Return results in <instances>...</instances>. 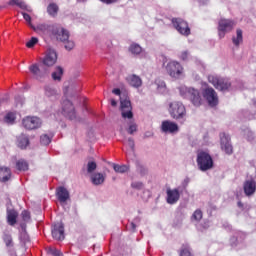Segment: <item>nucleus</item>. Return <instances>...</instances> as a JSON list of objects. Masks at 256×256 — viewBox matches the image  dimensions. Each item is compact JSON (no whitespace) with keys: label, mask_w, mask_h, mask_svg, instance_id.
<instances>
[{"label":"nucleus","mask_w":256,"mask_h":256,"mask_svg":"<svg viewBox=\"0 0 256 256\" xmlns=\"http://www.w3.org/2000/svg\"><path fill=\"white\" fill-rule=\"evenodd\" d=\"M243 190L246 197H251V195H255L256 191V182L253 179L246 180L243 184Z\"/></svg>","instance_id":"6ab92c4d"},{"label":"nucleus","mask_w":256,"mask_h":256,"mask_svg":"<svg viewBox=\"0 0 256 256\" xmlns=\"http://www.w3.org/2000/svg\"><path fill=\"white\" fill-rule=\"evenodd\" d=\"M202 96L207 101L209 107H217L219 105V95L213 87H206L202 90Z\"/></svg>","instance_id":"20e7f679"},{"label":"nucleus","mask_w":256,"mask_h":256,"mask_svg":"<svg viewBox=\"0 0 256 256\" xmlns=\"http://www.w3.org/2000/svg\"><path fill=\"white\" fill-rule=\"evenodd\" d=\"M183 71V65H181V63L178 61L173 60L168 62L166 65V72L168 75H170V77H173L174 79H179V77L183 75Z\"/></svg>","instance_id":"39448f33"},{"label":"nucleus","mask_w":256,"mask_h":256,"mask_svg":"<svg viewBox=\"0 0 256 256\" xmlns=\"http://www.w3.org/2000/svg\"><path fill=\"white\" fill-rule=\"evenodd\" d=\"M220 145L222 151L226 153V155H233V145H231V137L226 135L225 132L220 133Z\"/></svg>","instance_id":"ddd939ff"},{"label":"nucleus","mask_w":256,"mask_h":256,"mask_svg":"<svg viewBox=\"0 0 256 256\" xmlns=\"http://www.w3.org/2000/svg\"><path fill=\"white\" fill-rule=\"evenodd\" d=\"M22 219L23 221H29V219H31V214L29 213V211L24 210L22 212Z\"/></svg>","instance_id":"c03bdc74"},{"label":"nucleus","mask_w":256,"mask_h":256,"mask_svg":"<svg viewBox=\"0 0 256 256\" xmlns=\"http://www.w3.org/2000/svg\"><path fill=\"white\" fill-rule=\"evenodd\" d=\"M232 43L235 47H239L243 43V30L239 28L236 30V36L232 37Z\"/></svg>","instance_id":"b1692460"},{"label":"nucleus","mask_w":256,"mask_h":256,"mask_svg":"<svg viewBox=\"0 0 256 256\" xmlns=\"http://www.w3.org/2000/svg\"><path fill=\"white\" fill-rule=\"evenodd\" d=\"M161 130L163 133H177V131H179V126L175 122L165 120L162 122Z\"/></svg>","instance_id":"a211bd4d"},{"label":"nucleus","mask_w":256,"mask_h":256,"mask_svg":"<svg viewBox=\"0 0 256 256\" xmlns=\"http://www.w3.org/2000/svg\"><path fill=\"white\" fill-rule=\"evenodd\" d=\"M188 57H189V52H188V51H183V52L180 54V59H181L182 61H187Z\"/></svg>","instance_id":"09e8293b"},{"label":"nucleus","mask_w":256,"mask_h":256,"mask_svg":"<svg viewBox=\"0 0 256 256\" xmlns=\"http://www.w3.org/2000/svg\"><path fill=\"white\" fill-rule=\"evenodd\" d=\"M79 1H85V0H79Z\"/></svg>","instance_id":"13d9d810"},{"label":"nucleus","mask_w":256,"mask_h":256,"mask_svg":"<svg viewBox=\"0 0 256 256\" xmlns=\"http://www.w3.org/2000/svg\"><path fill=\"white\" fill-rule=\"evenodd\" d=\"M196 163L200 171H209V169H213V157H211L210 153L203 150L197 153Z\"/></svg>","instance_id":"f257e3e1"},{"label":"nucleus","mask_w":256,"mask_h":256,"mask_svg":"<svg viewBox=\"0 0 256 256\" xmlns=\"http://www.w3.org/2000/svg\"><path fill=\"white\" fill-rule=\"evenodd\" d=\"M46 253L51 256H63V252L55 247L46 248Z\"/></svg>","instance_id":"473e14b6"},{"label":"nucleus","mask_w":256,"mask_h":256,"mask_svg":"<svg viewBox=\"0 0 256 256\" xmlns=\"http://www.w3.org/2000/svg\"><path fill=\"white\" fill-rule=\"evenodd\" d=\"M22 125L24 129H27L28 131H33L35 129H39L41 125H43V122L41 121V118L37 116H26L22 120Z\"/></svg>","instance_id":"6e6552de"},{"label":"nucleus","mask_w":256,"mask_h":256,"mask_svg":"<svg viewBox=\"0 0 256 256\" xmlns=\"http://www.w3.org/2000/svg\"><path fill=\"white\" fill-rule=\"evenodd\" d=\"M23 19L27 21V23L30 25V27H33V24H31V15L22 12Z\"/></svg>","instance_id":"a18cd8bd"},{"label":"nucleus","mask_w":256,"mask_h":256,"mask_svg":"<svg viewBox=\"0 0 256 256\" xmlns=\"http://www.w3.org/2000/svg\"><path fill=\"white\" fill-rule=\"evenodd\" d=\"M62 115H64V117H67L68 119H71V120L77 117L73 102L67 99L62 102Z\"/></svg>","instance_id":"f8f14e48"},{"label":"nucleus","mask_w":256,"mask_h":256,"mask_svg":"<svg viewBox=\"0 0 256 256\" xmlns=\"http://www.w3.org/2000/svg\"><path fill=\"white\" fill-rule=\"evenodd\" d=\"M166 201L169 205H175V203H177V201H179V199H181V193L179 192V189L174 188H168L166 191Z\"/></svg>","instance_id":"dca6fc26"},{"label":"nucleus","mask_w":256,"mask_h":256,"mask_svg":"<svg viewBox=\"0 0 256 256\" xmlns=\"http://www.w3.org/2000/svg\"><path fill=\"white\" fill-rule=\"evenodd\" d=\"M127 82L129 83V85H131V87H135L136 89H139V87H141V85H143V80H141V77L132 74L129 75L126 78Z\"/></svg>","instance_id":"412c9836"},{"label":"nucleus","mask_w":256,"mask_h":256,"mask_svg":"<svg viewBox=\"0 0 256 256\" xmlns=\"http://www.w3.org/2000/svg\"><path fill=\"white\" fill-rule=\"evenodd\" d=\"M180 256H193L191 253V248H189L187 245H183L180 250Z\"/></svg>","instance_id":"4c0bfd02"},{"label":"nucleus","mask_w":256,"mask_h":256,"mask_svg":"<svg viewBox=\"0 0 256 256\" xmlns=\"http://www.w3.org/2000/svg\"><path fill=\"white\" fill-rule=\"evenodd\" d=\"M128 145L131 149H135V141L132 138L128 139Z\"/></svg>","instance_id":"3c124183"},{"label":"nucleus","mask_w":256,"mask_h":256,"mask_svg":"<svg viewBox=\"0 0 256 256\" xmlns=\"http://www.w3.org/2000/svg\"><path fill=\"white\" fill-rule=\"evenodd\" d=\"M56 196H57L58 201H60V203H65L68 201V199L70 197L69 190H67V188L61 186L57 189Z\"/></svg>","instance_id":"aec40b11"},{"label":"nucleus","mask_w":256,"mask_h":256,"mask_svg":"<svg viewBox=\"0 0 256 256\" xmlns=\"http://www.w3.org/2000/svg\"><path fill=\"white\" fill-rule=\"evenodd\" d=\"M208 81L218 91H229V89L231 88V82L227 78L210 75L208 76Z\"/></svg>","instance_id":"7ed1b4c3"},{"label":"nucleus","mask_w":256,"mask_h":256,"mask_svg":"<svg viewBox=\"0 0 256 256\" xmlns=\"http://www.w3.org/2000/svg\"><path fill=\"white\" fill-rule=\"evenodd\" d=\"M130 225H131V227H132V231H135V229L137 228V226L135 225V223L132 222Z\"/></svg>","instance_id":"5fc2aeb1"},{"label":"nucleus","mask_w":256,"mask_h":256,"mask_svg":"<svg viewBox=\"0 0 256 256\" xmlns=\"http://www.w3.org/2000/svg\"><path fill=\"white\" fill-rule=\"evenodd\" d=\"M16 169L18 171H29V163L24 159H20L16 162Z\"/></svg>","instance_id":"c85d7f7f"},{"label":"nucleus","mask_w":256,"mask_h":256,"mask_svg":"<svg viewBox=\"0 0 256 256\" xmlns=\"http://www.w3.org/2000/svg\"><path fill=\"white\" fill-rule=\"evenodd\" d=\"M137 129H138V126H137V123L135 122H130L129 123V126L127 128V133L129 135H133V133H137Z\"/></svg>","instance_id":"e433bc0d"},{"label":"nucleus","mask_w":256,"mask_h":256,"mask_svg":"<svg viewBox=\"0 0 256 256\" xmlns=\"http://www.w3.org/2000/svg\"><path fill=\"white\" fill-rule=\"evenodd\" d=\"M37 43H39V39L37 37H32L27 43H26V47H28V49H33V47H35V45H37Z\"/></svg>","instance_id":"ea45409f"},{"label":"nucleus","mask_w":256,"mask_h":256,"mask_svg":"<svg viewBox=\"0 0 256 256\" xmlns=\"http://www.w3.org/2000/svg\"><path fill=\"white\" fill-rule=\"evenodd\" d=\"M234 27L235 22L233 20L220 19L218 22V35L220 39H223L226 33H230V31H233Z\"/></svg>","instance_id":"1a4fd4ad"},{"label":"nucleus","mask_w":256,"mask_h":256,"mask_svg":"<svg viewBox=\"0 0 256 256\" xmlns=\"http://www.w3.org/2000/svg\"><path fill=\"white\" fill-rule=\"evenodd\" d=\"M11 179V168L0 167V181L2 183H7Z\"/></svg>","instance_id":"5701e85b"},{"label":"nucleus","mask_w":256,"mask_h":256,"mask_svg":"<svg viewBox=\"0 0 256 256\" xmlns=\"http://www.w3.org/2000/svg\"><path fill=\"white\" fill-rule=\"evenodd\" d=\"M40 143L41 145H49V143H51V138L48 135L43 134L40 137Z\"/></svg>","instance_id":"79ce46f5"},{"label":"nucleus","mask_w":256,"mask_h":256,"mask_svg":"<svg viewBox=\"0 0 256 256\" xmlns=\"http://www.w3.org/2000/svg\"><path fill=\"white\" fill-rule=\"evenodd\" d=\"M97 169V163L95 161H89L87 164L88 173H93Z\"/></svg>","instance_id":"a19ab883"},{"label":"nucleus","mask_w":256,"mask_h":256,"mask_svg":"<svg viewBox=\"0 0 256 256\" xmlns=\"http://www.w3.org/2000/svg\"><path fill=\"white\" fill-rule=\"evenodd\" d=\"M172 25L184 37H189L191 35V28H189V23L181 18H173Z\"/></svg>","instance_id":"423d86ee"},{"label":"nucleus","mask_w":256,"mask_h":256,"mask_svg":"<svg viewBox=\"0 0 256 256\" xmlns=\"http://www.w3.org/2000/svg\"><path fill=\"white\" fill-rule=\"evenodd\" d=\"M29 71L33 77L37 79V81H41V79H45L49 75V70L46 68V66H40L37 63L30 65Z\"/></svg>","instance_id":"0eeeda50"},{"label":"nucleus","mask_w":256,"mask_h":256,"mask_svg":"<svg viewBox=\"0 0 256 256\" xmlns=\"http://www.w3.org/2000/svg\"><path fill=\"white\" fill-rule=\"evenodd\" d=\"M53 35H55L57 41H61L62 43H65V41L69 40V30L63 28V27H58L53 31Z\"/></svg>","instance_id":"f3484780"},{"label":"nucleus","mask_w":256,"mask_h":256,"mask_svg":"<svg viewBox=\"0 0 256 256\" xmlns=\"http://www.w3.org/2000/svg\"><path fill=\"white\" fill-rule=\"evenodd\" d=\"M129 51L132 53V55H140V53L143 51V48H141L139 44L133 43L130 45Z\"/></svg>","instance_id":"2f4dec72"},{"label":"nucleus","mask_w":256,"mask_h":256,"mask_svg":"<svg viewBox=\"0 0 256 256\" xmlns=\"http://www.w3.org/2000/svg\"><path fill=\"white\" fill-rule=\"evenodd\" d=\"M6 247H13V237L11 234L4 233L2 237Z\"/></svg>","instance_id":"f704fd0d"},{"label":"nucleus","mask_w":256,"mask_h":256,"mask_svg":"<svg viewBox=\"0 0 256 256\" xmlns=\"http://www.w3.org/2000/svg\"><path fill=\"white\" fill-rule=\"evenodd\" d=\"M45 95H47V97H51V95H55V90L51 89L50 87H46Z\"/></svg>","instance_id":"49530a36"},{"label":"nucleus","mask_w":256,"mask_h":256,"mask_svg":"<svg viewBox=\"0 0 256 256\" xmlns=\"http://www.w3.org/2000/svg\"><path fill=\"white\" fill-rule=\"evenodd\" d=\"M41 63L48 69L53 67L57 63V52L51 48L47 49L44 57L41 59Z\"/></svg>","instance_id":"9d476101"},{"label":"nucleus","mask_w":256,"mask_h":256,"mask_svg":"<svg viewBox=\"0 0 256 256\" xmlns=\"http://www.w3.org/2000/svg\"><path fill=\"white\" fill-rule=\"evenodd\" d=\"M47 13L50 17H57L59 6L56 3H50L47 7Z\"/></svg>","instance_id":"a878e982"},{"label":"nucleus","mask_w":256,"mask_h":256,"mask_svg":"<svg viewBox=\"0 0 256 256\" xmlns=\"http://www.w3.org/2000/svg\"><path fill=\"white\" fill-rule=\"evenodd\" d=\"M131 187H133V189H143V183H141V182H133L131 184Z\"/></svg>","instance_id":"de8ad7c7"},{"label":"nucleus","mask_w":256,"mask_h":256,"mask_svg":"<svg viewBox=\"0 0 256 256\" xmlns=\"http://www.w3.org/2000/svg\"><path fill=\"white\" fill-rule=\"evenodd\" d=\"M110 103H111L112 107H117V100L111 99Z\"/></svg>","instance_id":"864d4df0"},{"label":"nucleus","mask_w":256,"mask_h":256,"mask_svg":"<svg viewBox=\"0 0 256 256\" xmlns=\"http://www.w3.org/2000/svg\"><path fill=\"white\" fill-rule=\"evenodd\" d=\"M17 217H19V213L15 209L7 210V223L11 225V227L17 224Z\"/></svg>","instance_id":"4be33fe9"},{"label":"nucleus","mask_w":256,"mask_h":256,"mask_svg":"<svg viewBox=\"0 0 256 256\" xmlns=\"http://www.w3.org/2000/svg\"><path fill=\"white\" fill-rule=\"evenodd\" d=\"M199 1V3H205V1H207V0H198Z\"/></svg>","instance_id":"4d7b16f0"},{"label":"nucleus","mask_w":256,"mask_h":256,"mask_svg":"<svg viewBox=\"0 0 256 256\" xmlns=\"http://www.w3.org/2000/svg\"><path fill=\"white\" fill-rule=\"evenodd\" d=\"M169 113L172 119H183L187 115L185 105L179 101H174L169 104Z\"/></svg>","instance_id":"f03ea898"},{"label":"nucleus","mask_w":256,"mask_h":256,"mask_svg":"<svg viewBox=\"0 0 256 256\" xmlns=\"http://www.w3.org/2000/svg\"><path fill=\"white\" fill-rule=\"evenodd\" d=\"M8 5L19 7L20 9L27 10V4L23 0H10Z\"/></svg>","instance_id":"7c9ffc66"},{"label":"nucleus","mask_w":256,"mask_h":256,"mask_svg":"<svg viewBox=\"0 0 256 256\" xmlns=\"http://www.w3.org/2000/svg\"><path fill=\"white\" fill-rule=\"evenodd\" d=\"M18 147L20 149H27L29 147V138L25 135L18 137Z\"/></svg>","instance_id":"cd10ccee"},{"label":"nucleus","mask_w":256,"mask_h":256,"mask_svg":"<svg viewBox=\"0 0 256 256\" xmlns=\"http://www.w3.org/2000/svg\"><path fill=\"white\" fill-rule=\"evenodd\" d=\"M113 169L116 173H127V171H129V166L113 164Z\"/></svg>","instance_id":"72a5a7b5"},{"label":"nucleus","mask_w":256,"mask_h":256,"mask_svg":"<svg viewBox=\"0 0 256 256\" xmlns=\"http://www.w3.org/2000/svg\"><path fill=\"white\" fill-rule=\"evenodd\" d=\"M15 119H17V117L15 116V113H13V112H8L4 117L5 123H9V124L15 123Z\"/></svg>","instance_id":"c9c22d12"},{"label":"nucleus","mask_w":256,"mask_h":256,"mask_svg":"<svg viewBox=\"0 0 256 256\" xmlns=\"http://www.w3.org/2000/svg\"><path fill=\"white\" fill-rule=\"evenodd\" d=\"M63 68L61 66L56 67V71L52 73V79L53 81H61L63 77Z\"/></svg>","instance_id":"c756f323"},{"label":"nucleus","mask_w":256,"mask_h":256,"mask_svg":"<svg viewBox=\"0 0 256 256\" xmlns=\"http://www.w3.org/2000/svg\"><path fill=\"white\" fill-rule=\"evenodd\" d=\"M238 207H243V203L238 202Z\"/></svg>","instance_id":"6e6d98bb"},{"label":"nucleus","mask_w":256,"mask_h":256,"mask_svg":"<svg viewBox=\"0 0 256 256\" xmlns=\"http://www.w3.org/2000/svg\"><path fill=\"white\" fill-rule=\"evenodd\" d=\"M188 95L194 107H201V104L203 103V98H201V92H199V90L195 88H190L188 90Z\"/></svg>","instance_id":"2eb2a0df"},{"label":"nucleus","mask_w":256,"mask_h":256,"mask_svg":"<svg viewBox=\"0 0 256 256\" xmlns=\"http://www.w3.org/2000/svg\"><path fill=\"white\" fill-rule=\"evenodd\" d=\"M112 93H114V95H121V89L115 88L112 90Z\"/></svg>","instance_id":"603ef678"},{"label":"nucleus","mask_w":256,"mask_h":256,"mask_svg":"<svg viewBox=\"0 0 256 256\" xmlns=\"http://www.w3.org/2000/svg\"><path fill=\"white\" fill-rule=\"evenodd\" d=\"M74 48H75V42H73L71 40H66L65 49L67 51H71Z\"/></svg>","instance_id":"37998d69"},{"label":"nucleus","mask_w":256,"mask_h":256,"mask_svg":"<svg viewBox=\"0 0 256 256\" xmlns=\"http://www.w3.org/2000/svg\"><path fill=\"white\" fill-rule=\"evenodd\" d=\"M120 109H121V115L123 119H133V111L131 107V100L128 98L120 97Z\"/></svg>","instance_id":"9b49d317"},{"label":"nucleus","mask_w":256,"mask_h":256,"mask_svg":"<svg viewBox=\"0 0 256 256\" xmlns=\"http://www.w3.org/2000/svg\"><path fill=\"white\" fill-rule=\"evenodd\" d=\"M32 29L37 33H49L51 31V25L49 24H38L37 27L32 26Z\"/></svg>","instance_id":"bb28decb"},{"label":"nucleus","mask_w":256,"mask_h":256,"mask_svg":"<svg viewBox=\"0 0 256 256\" xmlns=\"http://www.w3.org/2000/svg\"><path fill=\"white\" fill-rule=\"evenodd\" d=\"M100 1L105 5H113V3H117L119 0H100Z\"/></svg>","instance_id":"8fccbe9b"},{"label":"nucleus","mask_w":256,"mask_h":256,"mask_svg":"<svg viewBox=\"0 0 256 256\" xmlns=\"http://www.w3.org/2000/svg\"><path fill=\"white\" fill-rule=\"evenodd\" d=\"M93 185H103L105 183V175L101 173H95L91 176Z\"/></svg>","instance_id":"393cba45"},{"label":"nucleus","mask_w":256,"mask_h":256,"mask_svg":"<svg viewBox=\"0 0 256 256\" xmlns=\"http://www.w3.org/2000/svg\"><path fill=\"white\" fill-rule=\"evenodd\" d=\"M192 219L194 221H201V219H203V211H201V209H197L193 215H192Z\"/></svg>","instance_id":"58836bf2"},{"label":"nucleus","mask_w":256,"mask_h":256,"mask_svg":"<svg viewBox=\"0 0 256 256\" xmlns=\"http://www.w3.org/2000/svg\"><path fill=\"white\" fill-rule=\"evenodd\" d=\"M52 237L56 241H63L65 239V225L62 222L54 224L52 229Z\"/></svg>","instance_id":"4468645a"}]
</instances>
